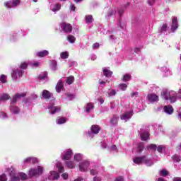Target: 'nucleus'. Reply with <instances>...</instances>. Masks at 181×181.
Returning a JSON list of instances; mask_svg holds the SVG:
<instances>
[{
    "label": "nucleus",
    "mask_w": 181,
    "mask_h": 181,
    "mask_svg": "<svg viewBox=\"0 0 181 181\" xmlns=\"http://www.w3.org/2000/svg\"><path fill=\"white\" fill-rule=\"evenodd\" d=\"M70 9L73 11H76V6L74 4H71Z\"/></svg>",
    "instance_id": "obj_61"
},
{
    "label": "nucleus",
    "mask_w": 181,
    "mask_h": 181,
    "mask_svg": "<svg viewBox=\"0 0 181 181\" xmlns=\"http://www.w3.org/2000/svg\"><path fill=\"white\" fill-rule=\"evenodd\" d=\"M141 141H148L149 139V133L144 132L141 134Z\"/></svg>",
    "instance_id": "obj_23"
},
{
    "label": "nucleus",
    "mask_w": 181,
    "mask_h": 181,
    "mask_svg": "<svg viewBox=\"0 0 181 181\" xmlns=\"http://www.w3.org/2000/svg\"><path fill=\"white\" fill-rule=\"evenodd\" d=\"M169 175V172L166 170H161V176H163L164 177H166Z\"/></svg>",
    "instance_id": "obj_50"
},
{
    "label": "nucleus",
    "mask_w": 181,
    "mask_h": 181,
    "mask_svg": "<svg viewBox=\"0 0 181 181\" xmlns=\"http://www.w3.org/2000/svg\"><path fill=\"white\" fill-rule=\"evenodd\" d=\"M5 8H7V9H9L11 8H13L12 6V1H8L4 3Z\"/></svg>",
    "instance_id": "obj_36"
},
{
    "label": "nucleus",
    "mask_w": 181,
    "mask_h": 181,
    "mask_svg": "<svg viewBox=\"0 0 181 181\" xmlns=\"http://www.w3.org/2000/svg\"><path fill=\"white\" fill-rule=\"evenodd\" d=\"M0 181H6V175L2 174L0 175Z\"/></svg>",
    "instance_id": "obj_54"
},
{
    "label": "nucleus",
    "mask_w": 181,
    "mask_h": 181,
    "mask_svg": "<svg viewBox=\"0 0 181 181\" xmlns=\"http://www.w3.org/2000/svg\"><path fill=\"white\" fill-rule=\"evenodd\" d=\"M62 8V5L60 4L57 3L55 4V7L52 8L53 12H56L57 11H60V8Z\"/></svg>",
    "instance_id": "obj_39"
},
{
    "label": "nucleus",
    "mask_w": 181,
    "mask_h": 181,
    "mask_svg": "<svg viewBox=\"0 0 181 181\" xmlns=\"http://www.w3.org/2000/svg\"><path fill=\"white\" fill-rule=\"evenodd\" d=\"M11 4L13 8H16L18 5H21V0H13L11 1Z\"/></svg>",
    "instance_id": "obj_30"
},
{
    "label": "nucleus",
    "mask_w": 181,
    "mask_h": 181,
    "mask_svg": "<svg viewBox=\"0 0 181 181\" xmlns=\"http://www.w3.org/2000/svg\"><path fill=\"white\" fill-rule=\"evenodd\" d=\"M51 176H52L53 180H57V179H59L60 177V175L59 174V173H57L56 171H52Z\"/></svg>",
    "instance_id": "obj_19"
},
{
    "label": "nucleus",
    "mask_w": 181,
    "mask_h": 181,
    "mask_svg": "<svg viewBox=\"0 0 181 181\" xmlns=\"http://www.w3.org/2000/svg\"><path fill=\"white\" fill-rule=\"evenodd\" d=\"M43 173V167L42 166H38L37 170L35 168H31L29 170V176L30 177H34L35 176H40Z\"/></svg>",
    "instance_id": "obj_1"
},
{
    "label": "nucleus",
    "mask_w": 181,
    "mask_h": 181,
    "mask_svg": "<svg viewBox=\"0 0 181 181\" xmlns=\"http://www.w3.org/2000/svg\"><path fill=\"white\" fill-rule=\"evenodd\" d=\"M86 23H93V16L92 15L86 16Z\"/></svg>",
    "instance_id": "obj_32"
},
{
    "label": "nucleus",
    "mask_w": 181,
    "mask_h": 181,
    "mask_svg": "<svg viewBox=\"0 0 181 181\" xmlns=\"http://www.w3.org/2000/svg\"><path fill=\"white\" fill-rule=\"evenodd\" d=\"M51 64L52 70H57V62L56 60H52Z\"/></svg>",
    "instance_id": "obj_37"
},
{
    "label": "nucleus",
    "mask_w": 181,
    "mask_h": 181,
    "mask_svg": "<svg viewBox=\"0 0 181 181\" xmlns=\"http://www.w3.org/2000/svg\"><path fill=\"white\" fill-rule=\"evenodd\" d=\"M11 176V181H21V178L11 173H9Z\"/></svg>",
    "instance_id": "obj_27"
},
{
    "label": "nucleus",
    "mask_w": 181,
    "mask_h": 181,
    "mask_svg": "<svg viewBox=\"0 0 181 181\" xmlns=\"http://www.w3.org/2000/svg\"><path fill=\"white\" fill-rule=\"evenodd\" d=\"M131 80V75L126 74L123 76L122 81L124 82L129 81Z\"/></svg>",
    "instance_id": "obj_35"
},
{
    "label": "nucleus",
    "mask_w": 181,
    "mask_h": 181,
    "mask_svg": "<svg viewBox=\"0 0 181 181\" xmlns=\"http://www.w3.org/2000/svg\"><path fill=\"white\" fill-rule=\"evenodd\" d=\"M57 168H58V171L60 173H63V172H64V167H63V165H62V164H60V163H58L57 164Z\"/></svg>",
    "instance_id": "obj_33"
},
{
    "label": "nucleus",
    "mask_w": 181,
    "mask_h": 181,
    "mask_svg": "<svg viewBox=\"0 0 181 181\" xmlns=\"http://www.w3.org/2000/svg\"><path fill=\"white\" fill-rule=\"evenodd\" d=\"M155 1L156 0H148V5H150V6H152V5H153V4H155Z\"/></svg>",
    "instance_id": "obj_59"
},
{
    "label": "nucleus",
    "mask_w": 181,
    "mask_h": 181,
    "mask_svg": "<svg viewBox=\"0 0 181 181\" xmlns=\"http://www.w3.org/2000/svg\"><path fill=\"white\" fill-rule=\"evenodd\" d=\"M30 163H37V158H34V157H30Z\"/></svg>",
    "instance_id": "obj_53"
},
{
    "label": "nucleus",
    "mask_w": 181,
    "mask_h": 181,
    "mask_svg": "<svg viewBox=\"0 0 181 181\" xmlns=\"http://www.w3.org/2000/svg\"><path fill=\"white\" fill-rule=\"evenodd\" d=\"M67 121V119H66V118L64 117H59L56 120L57 124H66V122Z\"/></svg>",
    "instance_id": "obj_26"
},
{
    "label": "nucleus",
    "mask_w": 181,
    "mask_h": 181,
    "mask_svg": "<svg viewBox=\"0 0 181 181\" xmlns=\"http://www.w3.org/2000/svg\"><path fill=\"white\" fill-rule=\"evenodd\" d=\"M66 165L69 169H73L76 166V164L73 161H66Z\"/></svg>",
    "instance_id": "obj_31"
},
{
    "label": "nucleus",
    "mask_w": 181,
    "mask_h": 181,
    "mask_svg": "<svg viewBox=\"0 0 181 181\" xmlns=\"http://www.w3.org/2000/svg\"><path fill=\"white\" fill-rule=\"evenodd\" d=\"M118 119H119V117H118V116L113 115V117L110 119L111 125H117V124H118Z\"/></svg>",
    "instance_id": "obj_17"
},
{
    "label": "nucleus",
    "mask_w": 181,
    "mask_h": 181,
    "mask_svg": "<svg viewBox=\"0 0 181 181\" xmlns=\"http://www.w3.org/2000/svg\"><path fill=\"white\" fill-rule=\"evenodd\" d=\"M158 146H156V144H151L148 146H146V149L147 151H156Z\"/></svg>",
    "instance_id": "obj_25"
},
{
    "label": "nucleus",
    "mask_w": 181,
    "mask_h": 181,
    "mask_svg": "<svg viewBox=\"0 0 181 181\" xmlns=\"http://www.w3.org/2000/svg\"><path fill=\"white\" fill-rule=\"evenodd\" d=\"M157 151L160 153H162V151H163V146L162 145L158 146L157 148Z\"/></svg>",
    "instance_id": "obj_57"
},
{
    "label": "nucleus",
    "mask_w": 181,
    "mask_h": 181,
    "mask_svg": "<svg viewBox=\"0 0 181 181\" xmlns=\"http://www.w3.org/2000/svg\"><path fill=\"white\" fill-rule=\"evenodd\" d=\"M67 40L69 43H74V42H76V37H74V35H69L67 37Z\"/></svg>",
    "instance_id": "obj_28"
},
{
    "label": "nucleus",
    "mask_w": 181,
    "mask_h": 181,
    "mask_svg": "<svg viewBox=\"0 0 181 181\" xmlns=\"http://www.w3.org/2000/svg\"><path fill=\"white\" fill-rule=\"evenodd\" d=\"M20 69H23V70H26L28 69V63L23 62L20 64Z\"/></svg>",
    "instance_id": "obj_42"
},
{
    "label": "nucleus",
    "mask_w": 181,
    "mask_h": 181,
    "mask_svg": "<svg viewBox=\"0 0 181 181\" xmlns=\"http://www.w3.org/2000/svg\"><path fill=\"white\" fill-rule=\"evenodd\" d=\"M147 98L150 103H156L159 101V96L155 93H150L147 95Z\"/></svg>",
    "instance_id": "obj_4"
},
{
    "label": "nucleus",
    "mask_w": 181,
    "mask_h": 181,
    "mask_svg": "<svg viewBox=\"0 0 181 181\" xmlns=\"http://www.w3.org/2000/svg\"><path fill=\"white\" fill-rule=\"evenodd\" d=\"M117 94V91L114 89H111L110 91L108 93L109 97H112V95H115Z\"/></svg>",
    "instance_id": "obj_49"
},
{
    "label": "nucleus",
    "mask_w": 181,
    "mask_h": 181,
    "mask_svg": "<svg viewBox=\"0 0 181 181\" xmlns=\"http://www.w3.org/2000/svg\"><path fill=\"white\" fill-rule=\"evenodd\" d=\"M172 159L174 162H180L181 156L178 155H174L172 156Z\"/></svg>",
    "instance_id": "obj_34"
},
{
    "label": "nucleus",
    "mask_w": 181,
    "mask_h": 181,
    "mask_svg": "<svg viewBox=\"0 0 181 181\" xmlns=\"http://www.w3.org/2000/svg\"><path fill=\"white\" fill-rule=\"evenodd\" d=\"M90 175H92L93 176H95V175H98V171L96 169H91L90 170Z\"/></svg>",
    "instance_id": "obj_51"
},
{
    "label": "nucleus",
    "mask_w": 181,
    "mask_h": 181,
    "mask_svg": "<svg viewBox=\"0 0 181 181\" xmlns=\"http://www.w3.org/2000/svg\"><path fill=\"white\" fill-rule=\"evenodd\" d=\"M42 98H45V100H49V98H52V95H53V94H52L47 90H44L42 91Z\"/></svg>",
    "instance_id": "obj_12"
},
{
    "label": "nucleus",
    "mask_w": 181,
    "mask_h": 181,
    "mask_svg": "<svg viewBox=\"0 0 181 181\" xmlns=\"http://www.w3.org/2000/svg\"><path fill=\"white\" fill-rule=\"evenodd\" d=\"M24 163H30V157L25 158Z\"/></svg>",
    "instance_id": "obj_62"
},
{
    "label": "nucleus",
    "mask_w": 181,
    "mask_h": 181,
    "mask_svg": "<svg viewBox=\"0 0 181 181\" xmlns=\"http://www.w3.org/2000/svg\"><path fill=\"white\" fill-rule=\"evenodd\" d=\"M143 162H144V163H146V165H147V166H152V165H153V163H151V160H149V159L144 158Z\"/></svg>",
    "instance_id": "obj_48"
},
{
    "label": "nucleus",
    "mask_w": 181,
    "mask_h": 181,
    "mask_svg": "<svg viewBox=\"0 0 181 181\" xmlns=\"http://www.w3.org/2000/svg\"><path fill=\"white\" fill-rule=\"evenodd\" d=\"M164 111L167 114H169V115L173 114V107L170 105L169 106H165L164 107Z\"/></svg>",
    "instance_id": "obj_15"
},
{
    "label": "nucleus",
    "mask_w": 181,
    "mask_h": 181,
    "mask_svg": "<svg viewBox=\"0 0 181 181\" xmlns=\"http://www.w3.org/2000/svg\"><path fill=\"white\" fill-rule=\"evenodd\" d=\"M93 49H98L100 47V44L98 42H95L92 45Z\"/></svg>",
    "instance_id": "obj_56"
},
{
    "label": "nucleus",
    "mask_w": 181,
    "mask_h": 181,
    "mask_svg": "<svg viewBox=\"0 0 181 181\" xmlns=\"http://www.w3.org/2000/svg\"><path fill=\"white\" fill-rule=\"evenodd\" d=\"M177 98V95L173 96H169V99L170 103H176V100Z\"/></svg>",
    "instance_id": "obj_40"
},
{
    "label": "nucleus",
    "mask_w": 181,
    "mask_h": 181,
    "mask_svg": "<svg viewBox=\"0 0 181 181\" xmlns=\"http://www.w3.org/2000/svg\"><path fill=\"white\" fill-rule=\"evenodd\" d=\"M37 78L38 80H45V78H47V72H42L40 75H38Z\"/></svg>",
    "instance_id": "obj_21"
},
{
    "label": "nucleus",
    "mask_w": 181,
    "mask_h": 181,
    "mask_svg": "<svg viewBox=\"0 0 181 181\" xmlns=\"http://www.w3.org/2000/svg\"><path fill=\"white\" fill-rule=\"evenodd\" d=\"M103 76H105L106 77H111V76H112V71L107 69V68H103Z\"/></svg>",
    "instance_id": "obj_14"
},
{
    "label": "nucleus",
    "mask_w": 181,
    "mask_h": 181,
    "mask_svg": "<svg viewBox=\"0 0 181 181\" xmlns=\"http://www.w3.org/2000/svg\"><path fill=\"white\" fill-rule=\"evenodd\" d=\"M144 143H140L138 145V152H142V151H144Z\"/></svg>",
    "instance_id": "obj_44"
},
{
    "label": "nucleus",
    "mask_w": 181,
    "mask_h": 181,
    "mask_svg": "<svg viewBox=\"0 0 181 181\" xmlns=\"http://www.w3.org/2000/svg\"><path fill=\"white\" fill-rule=\"evenodd\" d=\"M16 95H17L18 98H23L26 97V93H16Z\"/></svg>",
    "instance_id": "obj_52"
},
{
    "label": "nucleus",
    "mask_w": 181,
    "mask_h": 181,
    "mask_svg": "<svg viewBox=\"0 0 181 181\" xmlns=\"http://www.w3.org/2000/svg\"><path fill=\"white\" fill-rule=\"evenodd\" d=\"M93 181H101V178L100 177H93Z\"/></svg>",
    "instance_id": "obj_63"
},
{
    "label": "nucleus",
    "mask_w": 181,
    "mask_h": 181,
    "mask_svg": "<svg viewBox=\"0 0 181 181\" xmlns=\"http://www.w3.org/2000/svg\"><path fill=\"white\" fill-rule=\"evenodd\" d=\"M18 99H19V98H18V96L16 94L14 95V97L13 98V100L11 101V104H15V103H16V101H18Z\"/></svg>",
    "instance_id": "obj_55"
},
{
    "label": "nucleus",
    "mask_w": 181,
    "mask_h": 181,
    "mask_svg": "<svg viewBox=\"0 0 181 181\" xmlns=\"http://www.w3.org/2000/svg\"><path fill=\"white\" fill-rule=\"evenodd\" d=\"M60 28L64 33H71L73 31V26L70 23L62 22L60 24Z\"/></svg>",
    "instance_id": "obj_2"
},
{
    "label": "nucleus",
    "mask_w": 181,
    "mask_h": 181,
    "mask_svg": "<svg viewBox=\"0 0 181 181\" xmlns=\"http://www.w3.org/2000/svg\"><path fill=\"white\" fill-rule=\"evenodd\" d=\"M73 156V151L71 149L66 150L65 154L62 156V159L64 160H69L71 159V157Z\"/></svg>",
    "instance_id": "obj_6"
},
{
    "label": "nucleus",
    "mask_w": 181,
    "mask_h": 181,
    "mask_svg": "<svg viewBox=\"0 0 181 181\" xmlns=\"http://www.w3.org/2000/svg\"><path fill=\"white\" fill-rule=\"evenodd\" d=\"M173 181H181V178L180 177H175Z\"/></svg>",
    "instance_id": "obj_64"
},
{
    "label": "nucleus",
    "mask_w": 181,
    "mask_h": 181,
    "mask_svg": "<svg viewBox=\"0 0 181 181\" xmlns=\"http://www.w3.org/2000/svg\"><path fill=\"white\" fill-rule=\"evenodd\" d=\"M101 128H100V126L97 124H93L90 127V132L91 134H97L100 132Z\"/></svg>",
    "instance_id": "obj_9"
},
{
    "label": "nucleus",
    "mask_w": 181,
    "mask_h": 181,
    "mask_svg": "<svg viewBox=\"0 0 181 181\" xmlns=\"http://www.w3.org/2000/svg\"><path fill=\"white\" fill-rule=\"evenodd\" d=\"M0 81L4 83H6V75H4V74L1 75Z\"/></svg>",
    "instance_id": "obj_45"
},
{
    "label": "nucleus",
    "mask_w": 181,
    "mask_h": 181,
    "mask_svg": "<svg viewBox=\"0 0 181 181\" xmlns=\"http://www.w3.org/2000/svg\"><path fill=\"white\" fill-rule=\"evenodd\" d=\"M64 88V83L62 81H59L56 86V91L57 93H61L62 90Z\"/></svg>",
    "instance_id": "obj_11"
},
{
    "label": "nucleus",
    "mask_w": 181,
    "mask_h": 181,
    "mask_svg": "<svg viewBox=\"0 0 181 181\" xmlns=\"http://www.w3.org/2000/svg\"><path fill=\"white\" fill-rule=\"evenodd\" d=\"M8 100H11V96L8 93H3L0 96V101H6Z\"/></svg>",
    "instance_id": "obj_18"
},
{
    "label": "nucleus",
    "mask_w": 181,
    "mask_h": 181,
    "mask_svg": "<svg viewBox=\"0 0 181 181\" xmlns=\"http://www.w3.org/2000/svg\"><path fill=\"white\" fill-rule=\"evenodd\" d=\"M10 110L13 114H18L19 113V107L15 105H11Z\"/></svg>",
    "instance_id": "obj_20"
},
{
    "label": "nucleus",
    "mask_w": 181,
    "mask_h": 181,
    "mask_svg": "<svg viewBox=\"0 0 181 181\" xmlns=\"http://www.w3.org/2000/svg\"><path fill=\"white\" fill-rule=\"evenodd\" d=\"M66 84H69L70 86L71 84H73L74 83V76H69L66 78Z\"/></svg>",
    "instance_id": "obj_22"
},
{
    "label": "nucleus",
    "mask_w": 181,
    "mask_h": 181,
    "mask_svg": "<svg viewBox=\"0 0 181 181\" xmlns=\"http://www.w3.org/2000/svg\"><path fill=\"white\" fill-rule=\"evenodd\" d=\"M25 73V71L22 69H16V70H12L11 73V76L12 77L13 80H18V77H22L23 74Z\"/></svg>",
    "instance_id": "obj_3"
},
{
    "label": "nucleus",
    "mask_w": 181,
    "mask_h": 181,
    "mask_svg": "<svg viewBox=\"0 0 181 181\" xmlns=\"http://www.w3.org/2000/svg\"><path fill=\"white\" fill-rule=\"evenodd\" d=\"M91 110H94V104L89 103H88L87 106L86 107V112H90Z\"/></svg>",
    "instance_id": "obj_24"
},
{
    "label": "nucleus",
    "mask_w": 181,
    "mask_h": 181,
    "mask_svg": "<svg viewBox=\"0 0 181 181\" xmlns=\"http://www.w3.org/2000/svg\"><path fill=\"white\" fill-rule=\"evenodd\" d=\"M170 96V93H169V91L168 90L165 89L161 93V98L163 100H165V101H168L169 100V97Z\"/></svg>",
    "instance_id": "obj_10"
},
{
    "label": "nucleus",
    "mask_w": 181,
    "mask_h": 181,
    "mask_svg": "<svg viewBox=\"0 0 181 181\" xmlns=\"http://www.w3.org/2000/svg\"><path fill=\"white\" fill-rule=\"evenodd\" d=\"M19 176L21 180H26V179H28V175L23 173H20Z\"/></svg>",
    "instance_id": "obj_46"
},
{
    "label": "nucleus",
    "mask_w": 181,
    "mask_h": 181,
    "mask_svg": "<svg viewBox=\"0 0 181 181\" xmlns=\"http://www.w3.org/2000/svg\"><path fill=\"white\" fill-rule=\"evenodd\" d=\"M166 30H168V24H163L160 30V33H162V32H166Z\"/></svg>",
    "instance_id": "obj_43"
},
{
    "label": "nucleus",
    "mask_w": 181,
    "mask_h": 181,
    "mask_svg": "<svg viewBox=\"0 0 181 181\" xmlns=\"http://www.w3.org/2000/svg\"><path fill=\"white\" fill-rule=\"evenodd\" d=\"M74 158L76 162H80L81 160V154H75Z\"/></svg>",
    "instance_id": "obj_41"
},
{
    "label": "nucleus",
    "mask_w": 181,
    "mask_h": 181,
    "mask_svg": "<svg viewBox=\"0 0 181 181\" xmlns=\"http://www.w3.org/2000/svg\"><path fill=\"white\" fill-rule=\"evenodd\" d=\"M177 17H173L172 19V24H171V30L172 32H175L176 29H177Z\"/></svg>",
    "instance_id": "obj_7"
},
{
    "label": "nucleus",
    "mask_w": 181,
    "mask_h": 181,
    "mask_svg": "<svg viewBox=\"0 0 181 181\" xmlns=\"http://www.w3.org/2000/svg\"><path fill=\"white\" fill-rule=\"evenodd\" d=\"M115 181H124V177H118L115 180Z\"/></svg>",
    "instance_id": "obj_60"
},
{
    "label": "nucleus",
    "mask_w": 181,
    "mask_h": 181,
    "mask_svg": "<svg viewBox=\"0 0 181 181\" xmlns=\"http://www.w3.org/2000/svg\"><path fill=\"white\" fill-rule=\"evenodd\" d=\"M119 87H120L121 90H122V91H125V90H127V88H128V86L126 83H121L119 85Z\"/></svg>",
    "instance_id": "obj_47"
},
{
    "label": "nucleus",
    "mask_w": 181,
    "mask_h": 181,
    "mask_svg": "<svg viewBox=\"0 0 181 181\" xmlns=\"http://www.w3.org/2000/svg\"><path fill=\"white\" fill-rule=\"evenodd\" d=\"M134 115V113L132 112H127L124 113L121 117V119H124V121H127V119H130V118Z\"/></svg>",
    "instance_id": "obj_8"
},
{
    "label": "nucleus",
    "mask_w": 181,
    "mask_h": 181,
    "mask_svg": "<svg viewBox=\"0 0 181 181\" xmlns=\"http://www.w3.org/2000/svg\"><path fill=\"white\" fill-rule=\"evenodd\" d=\"M51 110V114H56V112H59L60 110L59 107H49Z\"/></svg>",
    "instance_id": "obj_29"
},
{
    "label": "nucleus",
    "mask_w": 181,
    "mask_h": 181,
    "mask_svg": "<svg viewBox=\"0 0 181 181\" xmlns=\"http://www.w3.org/2000/svg\"><path fill=\"white\" fill-rule=\"evenodd\" d=\"M37 57H46V56H49V51L43 50L37 53Z\"/></svg>",
    "instance_id": "obj_16"
},
{
    "label": "nucleus",
    "mask_w": 181,
    "mask_h": 181,
    "mask_svg": "<svg viewBox=\"0 0 181 181\" xmlns=\"http://www.w3.org/2000/svg\"><path fill=\"white\" fill-rule=\"evenodd\" d=\"M60 56H61V59H69V52H62Z\"/></svg>",
    "instance_id": "obj_38"
},
{
    "label": "nucleus",
    "mask_w": 181,
    "mask_h": 181,
    "mask_svg": "<svg viewBox=\"0 0 181 181\" xmlns=\"http://www.w3.org/2000/svg\"><path fill=\"white\" fill-rule=\"evenodd\" d=\"M62 177H63V179H64L65 180H66V179H69V175L67 173H62Z\"/></svg>",
    "instance_id": "obj_58"
},
{
    "label": "nucleus",
    "mask_w": 181,
    "mask_h": 181,
    "mask_svg": "<svg viewBox=\"0 0 181 181\" xmlns=\"http://www.w3.org/2000/svg\"><path fill=\"white\" fill-rule=\"evenodd\" d=\"M145 160V156H141V157H135L133 159V161L134 163H136V165H141V163H142L144 162V160Z\"/></svg>",
    "instance_id": "obj_13"
},
{
    "label": "nucleus",
    "mask_w": 181,
    "mask_h": 181,
    "mask_svg": "<svg viewBox=\"0 0 181 181\" xmlns=\"http://www.w3.org/2000/svg\"><path fill=\"white\" fill-rule=\"evenodd\" d=\"M88 166H90V163L88 161H83L79 165V170L81 172H87Z\"/></svg>",
    "instance_id": "obj_5"
}]
</instances>
